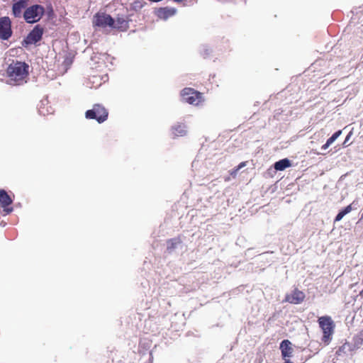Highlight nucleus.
Wrapping results in <instances>:
<instances>
[{"label":"nucleus","mask_w":363,"mask_h":363,"mask_svg":"<svg viewBox=\"0 0 363 363\" xmlns=\"http://www.w3.org/2000/svg\"><path fill=\"white\" fill-rule=\"evenodd\" d=\"M29 66L23 62L16 61L10 64L7 68V74L14 84H21L28 75Z\"/></svg>","instance_id":"obj_1"},{"label":"nucleus","mask_w":363,"mask_h":363,"mask_svg":"<svg viewBox=\"0 0 363 363\" xmlns=\"http://www.w3.org/2000/svg\"><path fill=\"white\" fill-rule=\"evenodd\" d=\"M108 111L100 104H94L93 108L85 112V117L87 119H95L98 123H101L107 120Z\"/></svg>","instance_id":"obj_2"},{"label":"nucleus","mask_w":363,"mask_h":363,"mask_svg":"<svg viewBox=\"0 0 363 363\" xmlns=\"http://www.w3.org/2000/svg\"><path fill=\"white\" fill-rule=\"evenodd\" d=\"M44 12V8L36 4L26 9L23 13V17L27 23H33L42 18Z\"/></svg>","instance_id":"obj_3"},{"label":"nucleus","mask_w":363,"mask_h":363,"mask_svg":"<svg viewBox=\"0 0 363 363\" xmlns=\"http://www.w3.org/2000/svg\"><path fill=\"white\" fill-rule=\"evenodd\" d=\"M318 323L323 333V340L325 342L328 343L333 333V321L329 316H322L319 318Z\"/></svg>","instance_id":"obj_4"},{"label":"nucleus","mask_w":363,"mask_h":363,"mask_svg":"<svg viewBox=\"0 0 363 363\" xmlns=\"http://www.w3.org/2000/svg\"><path fill=\"white\" fill-rule=\"evenodd\" d=\"M182 101L189 104L197 106L203 101L201 93L191 88H185L181 92Z\"/></svg>","instance_id":"obj_5"},{"label":"nucleus","mask_w":363,"mask_h":363,"mask_svg":"<svg viewBox=\"0 0 363 363\" xmlns=\"http://www.w3.org/2000/svg\"><path fill=\"white\" fill-rule=\"evenodd\" d=\"M43 34V28L37 25L28 34L26 38L22 41L21 44L23 47H27L29 45L35 44L40 41Z\"/></svg>","instance_id":"obj_6"},{"label":"nucleus","mask_w":363,"mask_h":363,"mask_svg":"<svg viewBox=\"0 0 363 363\" xmlns=\"http://www.w3.org/2000/svg\"><path fill=\"white\" fill-rule=\"evenodd\" d=\"M93 26L100 28H111L113 25V18L106 13H96L93 17Z\"/></svg>","instance_id":"obj_7"},{"label":"nucleus","mask_w":363,"mask_h":363,"mask_svg":"<svg viewBox=\"0 0 363 363\" xmlns=\"http://www.w3.org/2000/svg\"><path fill=\"white\" fill-rule=\"evenodd\" d=\"M12 35L11 22L9 17L0 18V38L8 40Z\"/></svg>","instance_id":"obj_8"},{"label":"nucleus","mask_w":363,"mask_h":363,"mask_svg":"<svg viewBox=\"0 0 363 363\" xmlns=\"http://www.w3.org/2000/svg\"><path fill=\"white\" fill-rule=\"evenodd\" d=\"M13 203V199L4 189H0V206L3 208L6 214H9L13 211V208L10 206Z\"/></svg>","instance_id":"obj_9"},{"label":"nucleus","mask_w":363,"mask_h":363,"mask_svg":"<svg viewBox=\"0 0 363 363\" xmlns=\"http://www.w3.org/2000/svg\"><path fill=\"white\" fill-rule=\"evenodd\" d=\"M305 298V294L298 289L294 290L290 294H287L285 301L292 304L301 303Z\"/></svg>","instance_id":"obj_10"},{"label":"nucleus","mask_w":363,"mask_h":363,"mask_svg":"<svg viewBox=\"0 0 363 363\" xmlns=\"http://www.w3.org/2000/svg\"><path fill=\"white\" fill-rule=\"evenodd\" d=\"M171 133L174 138L183 137L187 134L188 130L185 124L177 123L172 126Z\"/></svg>","instance_id":"obj_11"},{"label":"nucleus","mask_w":363,"mask_h":363,"mask_svg":"<svg viewBox=\"0 0 363 363\" xmlns=\"http://www.w3.org/2000/svg\"><path fill=\"white\" fill-rule=\"evenodd\" d=\"M128 27V21L120 16H118L116 20L113 18V25L111 26V28L119 31H126Z\"/></svg>","instance_id":"obj_12"},{"label":"nucleus","mask_w":363,"mask_h":363,"mask_svg":"<svg viewBox=\"0 0 363 363\" xmlns=\"http://www.w3.org/2000/svg\"><path fill=\"white\" fill-rule=\"evenodd\" d=\"M280 349L282 357L286 359L292 356L294 349L291 347V342L288 340H283L280 344Z\"/></svg>","instance_id":"obj_13"},{"label":"nucleus","mask_w":363,"mask_h":363,"mask_svg":"<svg viewBox=\"0 0 363 363\" xmlns=\"http://www.w3.org/2000/svg\"><path fill=\"white\" fill-rule=\"evenodd\" d=\"M27 1L26 0H20L13 4L12 11L15 17H21L22 11L26 7Z\"/></svg>","instance_id":"obj_14"},{"label":"nucleus","mask_w":363,"mask_h":363,"mask_svg":"<svg viewBox=\"0 0 363 363\" xmlns=\"http://www.w3.org/2000/svg\"><path fill=\"white\" fill-rule=\"evenodd\" d=\"M177 13V10L174 8L164 7L160 8V18L164 20L169 17L173 16Z\"/></svg>","instance_id":"obj_15"},{"label":"nucleus","mask_w":363,"mask_h":363,"mask_svg":"<svg viewBox=\"0 0 363 363\" xmlns=\"http://www.w3.org/2000/svg\"><path fill=\"white\" fill-rule=\"evenodd\" d=\"M291 166V162L288 159H283L274 164V168L277 171H283Z\"/></svg>","instance_id":"obj_16"},{"label":"nucleus","mask_w":363,"mask_h":363,"mask_svg":"<svg viewBox=\"0 0 363 363\" xmlns=\"http://www.w3.org/2000/svg\"><path fill=\"white\" fill-rule=\"evenodd\" d=\"M352 210V206L351 205H349L347 206L346 208H345L343 210H342L341 211H340L338 213V214L337 215L335 219V221H340L342 219V218L347 213H349L350 212H351Z\"/></svg>","instance_id":"obj_17"},{"label":"nucleus","mask_w":363,"mask_h":363,"mask_svg":"<svg viewBox=\"0 0 363 363\" xmlns=\"http://www.w3.org/2000/svg\"><path fill=\"white\" fill-rule=\"evenodd\" d=\"M352 210V206L351 205H349L347 206L346 208H345L343 210H342L341 211H340L338 213V214L337 215L335 219V221H340L342 219V218L347 213H349L350 212H351Z\"/></svg>","instance_id":"obj_18"},{"label":"nucleus","mask_w":363,"mask_h":363,"mask_svg":"<svg viewBox=\"0 0 363 363\" xmlns=\"http://www.w3.org/2000/svg\"><path fill=\"white\" fill-rule=\"evenodd\" d=\"M352 210V206L351 205H349L347 206L346 208H345L343 210H342L341 211H340L338 213V214L337 215L335 219V221H340L342 219V218L347 213H349L350 212H351Z\"/></svg>","instance_id":"obj_19"},{"label":"nucleus","mask_w":363,"mask_h":363,"mask_svg":"<svg viewBox=\"0 0 363 363\" xmlns=\"http://www.w3.org/2000/svg\"><path fill=\"white\" fill-rule=\"evenodd\" d=\"M179 244H180V242L179 241L170 240L169 242H168L167 249L169 252H171L174 248H176L177 247V245Z\"/></svg>","instance_id":"obj_20"},{"label":"nucleus","mask_w":363,"mask_h":363,"mask_svg":"<svg viewBox=\"0 0 363 363\" xmlns=\"http://www.w3.org/2000/svg\"><path fill=\"white\" fill-rule=\"evenodd\" d=\"M342 134V130H338L328 140L327 142L331 145L335 140Z\"/></svg>","instance_id":"obj_21"},{"label":"nucleus","mask_w":363,"mask_h":363,"mask_svg":"<svg viewBox=\"0 0 363 363\" xmlns=\"http://www.w3.org/2000/svg\"><path fill=\"white\" fill-rule=\"evenodd\" d=\"M363 342V330L359 333L357 337H356V343L357 345H361Z\"/></svg>","instance_id":"obj_22"},{"label":"nucleus","mask_w":363,"mask_h":363,"mask_svg":"<svg viewBox=\"0 0 363 363\" xmlns=\"http://www.w3.org/2000/svg\"><path fill=\"white\" fill-rule=\"evenodd\" d=\"M351 135H352V132H350V133L347 135V137H346V138H345V141H344V143H343V145H344L345 147H347V146H348V145H349L347 144V143H348V141H349L350 138V136H351Z\"/></svg>","instance_id":"obj_23"},{"label":"nucleus","mask_w":363,"mask_h":363,"mask_svg":"<svg viewBox=\"0 0 363 363\" xmlns=\"http://www.w3.org/2000/svg\"><path fill=\"white\" fill-rule=\"evenodd\" d=\"M238 171H239V169H238L236 168V169H235L232 170V172H230V174H231L233 177H235L237 175V173H238Z\"/></svg>","instance_id":"obj_24"},{"label":"nucleus","mask_w":363,"mask_h":363,"mask_svg":"<svg viewBox=\"0 0 363 363\" xmlns=\"http://www.w3.org/2000/svg\"><path fill=\"white\" fill-rule=\"evenodd\" d=\"M246 163L245 162H241L237 167L238 169H240L241 168L244 167L245 166Z\"/></svg>","instance_id":"obj_25"},{"label":"nucleus","mask_w":363,"mask_h":363,"mask_svg":"<svg viewBox=\"0 0 363 363\" xmlns=\"http://www.w3.org/2000/svg\"><path fill=\"white\" fill-rule=\"evenodd\" d=\"M330 145L326 142L325 145H323L321 147L322 150H326Z\"/></svg>","instance_id":"obj_26"},{"label":"nucleus","mask_w":363,"mask_h":363,"mask_svg":"<svg viewBox=\"0 0 363 363\" xmlns=\"http://www.w3.org/2000/svg\"><path fill=\"white\" fill-rule=\"evenodd\" d=\"M284 363H293V362H291L290 360H289V359H285Z\"/></svg>","instance_id":"obj_27"}]
</instances>
